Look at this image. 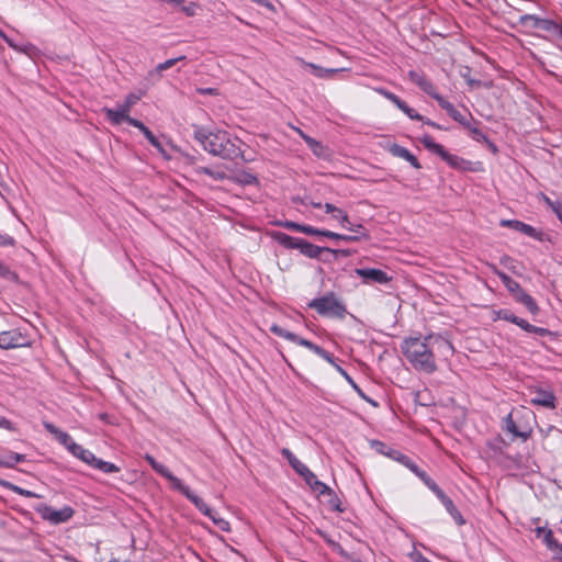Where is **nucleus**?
<instances>
[{
  "label": "nucleus",
  "mask_w": 562,
  "mask_h": 562,
  "mask_svg": "<svg viewBox=\"0 0 562 562\" xmlns=\"http://www.w3.org/2000/svg\"><path fill=\"white\" fill-rule=\"evenodd\" d=\"M440 350L452 352L453 348L449 340L438 335L409 337L402 344V351L413 368L427 374L437 370L435 352Z\"/></svg>",
  "instance_id": "f257e3e1"
},
{
  "label": "nucleus",
  "mask_w": 562,
  "mask_h": 562,
  "mask_svg": "<svg viewBox=\"0 0 562 562\" xmlns=\"http://www.w3.org/2000/svg\"><path fill=\"white\" fill-rule=\"evenodd\" d=\"M194 138L206 151L225 159H235L241 154V140L237 137H232L225 131H211L203 126H195Z\"/></svg>",
  "instance_id": "f03ea898"
},
{
  "label": "nucleus",
  "mask_w": 562,
  "mask_h": 562,
  "mask_svg": "<svg viewBox=\"0 0 562 562\" xmlns=\"http://www.w3.org/2000/svg\"><path fill=\"white\" fill-rule=\"evenodd\" d=\"M145 460L150 464V467L166 480H168L176 491L180 492L183 496H186L193 505L206 517H209L213 524L222 531L228 532L231 530L229 522L220 517L201 497L194 494L187 485L182 483L180 479L175 476L167 467L161 463H158L155 458L150 454L145 456Z\"/></svg>",
  "instance_id": "7ed1b4c3"
},
{
  "label": "nucleus",
  "mask_w": 562,
  "mask_h": 562,
  "mask_svg": "<svg viewBox=\"0 0 562 562\" xmlns=\"http://www.w3.org/2000/svg\"><path fill=\"white\" fill-rule=\"evenodd\" d=\"M308 307L315 310L322 316L331 318L342 319L347 314L346 305L333 292L312 300Z\"/></svg>",
  "instance_id": "20e7f679"
},
{
  "label": "nucleus",
  "mask_w": 562,
  "mask_h": 562,
  "mask_svg": "<svg viewBox=\"0 0 562 562\" xmlns=\"http://www.w3.org/2000/svg\"><path fill=\"white\" fill-rule=\"evenodd\" d=\"M140 95L136 93H130L126 95L125 100L122 104L117 105L116 109H104V113L108 117V120L114 124L119 125L123 121L131 124V121H137L136 119H133L130 116V112L132 108L139 101Z\"/></svg>",
  "instance_id": "39448f33"
},
{
  "label": "nucleus",
  "mask_w": 562,
  "mask_h": 562,
  "mask_svg": "<svg viewBox=\"0 0 562 562\" xmlns=\"http://www.w3.org/2000/svg\"><path fill=\"white\" fill-rule=\"evenodd\" d=\"M35 510L44 520L52 525L67 522L75 514V509L70 506H64L60 509H55L46 504H40Z\"/></svg>",
  "instance_id": "423d86ee"
},
{
  "label": "nucleus",
  "mask_w": 562,
  "mask_h": 562,
  "mask_svg": "<svg viewBox=\"0 0 562 562\" xmlns=\"http://www.w3.org/2000/svg\"><path fill=\"white\" fill-rule=\"evenodd\" d=\"M356 274L360 277L366 283L386 284L392 279L383 270L374 268L356 269Z\"/></svg>",
  "instance_id": "0eeeda50"
},
{
  "label": "nucleus",
  "mask_w": 562,
  "mask_h": 562,
  "mask_svg": "<svg viewBox=\"0 0 562 562\" xmlns=\"http://www.w3.org/2000/svg\"><path fill=\"white\" fill-rule=\"evenodd\" d=\"M531 394L532 397L530 398V403L532 405H538L550 409L555 408V395L552 391L535 389L531 391Z\"/></svg>",
  "instance_id": "6e6552de"
},
{
  "label": "nucleus",
  "mask_w": 562,
  "mask_h": 562,
  "mask_svg": "<svg viewBox=\"0 0 562 562\" xmlns=\"http://www.w3.org/2000/svg\"><path fill=\"white\" fill-rule=\"evenodd\" d=\"M296 133L304 139L306 145L310 147V149L313 151V154L321 158H326L329 156V149L327 146H325L323 143L318 142L317 139L306 135L302 130L294 128Z\"/></svg>",
  "instance_id": "1a4fd4ad"
},
{
  "label": "nucleus",
  "mask_w": 562,
  "mask_h": 562,
  "mask_svg": "<svg viewBox=\"0 0 562 562\" xmlns=\"http://www.w3.org/2000/svg\"><path fill=\"white\" fill-rule=\"evenodd\" d=\"M305 483L311 487V490L319 495L330 494L331 490L325 483L321 482L317 476L307 469L301 475Z\"/></svg>",
  "instance_id": "9d476101"
},
{
  "label": "nucleus",
  "mask_w": 562,
  "mask_h": 562,
  "mask_svg": "<svg viewBox=\"0 0 562 562\" xmlns=\"http://www.w3.org/2000/svg\"><path fill=\"white\" fill-rule=\"evenodd\" d=\"M501 225L510 227V228H513L517 232H520L527 236H530L532 238L540 239V233H538L535 227H532L531 225L526 224L524 222L516 221V220H503V221H501Z\"/></svg>",
  "instance_id": "9b49d317"
},
{
  "label": "nucleus",
  "mask_w": 562,
  "mask_h": 562,
  "mask_svg": "<svg viewBox=\"0 0 562 562\" xmlns=\"http://www.w3.org/2000/svg\"><path fill=\"white\" fill-rule=\"evenodd\" d=\"M297 249L301 251V254H303L304 256H306L308 258H318L322 255V252H324V251L337 252L336 250H331L330 248H327V247H319V246L313 245L305 239H301Z\"/></svg>",
  "instance_id": "f8f14e48"
},
{
  "label": "nucleus",
  "mask_w": 562,
  "mask_h": 562,
  "mask_svg": "<svg viewBox=\"0 0 562 562\" xmlns=\"http://www.w3.org/2000/svg\"><path fill=\"white\" fill-rule=\"evenodd\" d=\"M408 77L412 82L418 86L425 93L429 94L430 97L435 95L437 92L432 83L423 74L411 70L408 72Z\"/></svg>",
  "instance_id": "ddd939ff"
},
{
  "label": "nucleus",
  "mask_w": 562,
  "mask_h": 562,
  "mask_svg": "<svg viewBox=\"0 0 562 562\" xmlns=\"http://www.w3.org/2000/svg\"><path fill=\"white\" fill-rule=\"evenodd\" d=\"M496 273L498 278L502 280L505 288L512 293L514 299L518 302L521 295L526 293L521 289L520 284L504 272L497 271Z\"/></svg>",
  "instance_id": "4468645a"
},
{
  "label": "nucleus",
  "mask_w": 562,
  "mask_h": 562,
  "mask_svg": "<svg viewBox=\"0 0 562 562\" xmlns=\"http://www.w3.org/2000/svg\"><path fill=\"white\" fill-rule=\"evenodd\" d=\"M504 429L514 438H521L524 440H526L530 435V431L519 429V427L516 425L513 418V414H508L504 418Z\"/></svg>",
  "instance_id": "2eb2a0df"
},
{
  "label": "nucleus",
  "mask_w": 562,
  "mask_h": 562,
  "mask_svg": "<svg viewBox=\"0 0 562 562\" xmlns=\"http://www.w3.org/2000/svg\"><path fill=\"white\" fill-rule=\"evenodd\" d=\"M21 335L14 331H1L0 333V348L9 349L15 348L22 345Z\"/></svg>",
  "instance_id": "dca6fc26"
},
{
  "label": "nucleus",
  "mask_w": 562,
  "mask_h": 562,
  "mask_svg": "<svg viewBox=\"0 0 562 562\" xmlns=\"http://www.w3.org/2000/svg\"><path fill=\"white\" fill-rule=\"evenodd\" d=\"M438 498L441 501L442 505L445 506L447 512L452 516V518L456 520V522L459 526L464 525L465 521H464L461 513L454 506L452 499L450 497H448L443 492L440 493Z\"/></svg>",
  "instance_id": "f3484780"
},
{
  "label": "nucleus",
  "mask_w": 562,
  "mask_h": 562,
  "mask_svg": "<svg viewBox=\"0 0 562 562\" xmlns=\"http://www.w3.org/2000/svg\"><path fill=\"white\" fill-rule=\"evenodd\" d=\"M270 330L276 334L277 336L279 337H282L286 340H290L292 342H295L300 346H302V342H305L307 339L305 338H302L300 336H297L296 334L294 333H291L289 330H285L283 329L282 327H280L279 325L277 324H273L271 327H270Z\"/></svg>",
  "instance_id": "a211bd4d"
},
{
  "label": "nucleus",
  "mask_w": 562,
  "mask_h": 562,
  "mask_svg": "<svg viewBox=\"0 0 562 562\" xmlns=\"http://www.w3.org/2000/svg\"><path fill=\"white\" fill-rule=\"evenodd\" d=\"M270 330L276 334L277 336L279 337H282L286 340H290L292 342H295L300 346H302V342H305L307 339L305 338H302L300 336H297L296 334L294 333H291L289 330H285L283 329L282 327H280L279 325L277 324H273L271 327H270Z\"/></svg>",
  "instance_id": "6ab92c4d"
},
{
  "label": "nucleus",
  "mask_w": 562,
  "mask_h": 562,
  "mask_svg": "<svg viewBox=\"0 0 562 562\" xmlns=\"http://www.w3.org/2000/svg\"><path fill=\"white\" fill-rule=\"evenodd\" d=\"M282 456L288 460L292 469L301 476L308 468L302 463L288 448L281 450Z\"/></svg>",
  "instance_id": "aec40b11"
},
{
  "label": "nucleus",
  "mask_w": 562,
  "mask_h": 562,
  "mask_svg": "<svg viewBox=\"0 0 562 562\" xmlns=\"http://www.w3.org/2000/svg\"><path fill=\"white\" fill-rule=\"evenodd\" d=\"M302 346L310 349L311 351H313L314 353H316L317 356H319L321 358H323L324 360H326L328 363H330L331 366H334L337 369L338 364L335 362L333 355H330L329 352H327L319 346L313 344L310 340L302 342Z\"/></svg>",
  "instance_id": "412c9836"
},
{
  "label": "nucleus",
  "mask_w": 562,
  "mask_h": 562,
  "mask_svg": "<svg viewBox=\"0 0 562 562\" xmlns=\"http://www.w3.org/2000/svg\"><path fill=\"white\" fill-rule=\"evenodd\" d=\"M302 346L310 349L311 351H313L314 353H316L317 356H319L321 358H323L324 360H326L328 363H330L331 366H334L337 369L338 364L335 362L333 355H330L329 352H327L319 346L313 344L310 340L302 342Z\"/></svg>",
  "instance_id": "4be33fe9"
},
{
  "label": "nucleus",
  "mask_w": 562,
  "mask_h": 562,
  "mask_svg": "<svg viewBox=\"0 0 562 562\" xmlns=\"http://www.w3.org/2000/svg\"><path fill=\"white\" fill-rule=\"evenodd\" d=\"M274 239L285 248L297 249L302 238L292 237L288 234L278 232L274 234Z\"/></svg>",
  "instance_id": "5701e85b"
},
{
  "label": "nucleus",
  "mask_w": 562,
  "mask_h": 562,
  "mask_svg": "<svg viewBox=\"0 0 562 562\" xmlns=\"http://www.w3.org/2000/svg\"><path fill=\"white\" fill-rule=\"evenodd\" d=\"M391 151L393 155L401 157V158L405 159L406 161H408L415 168H419L417 158L406 148L398 146V145H393L391 147Z\"/></svg>",
  "instance_id": "b1692460"
},
{
  "label": "nucleus",
  "mask_w": 562,
  "mask_h": 562,
  "mask_svg": "<svg viewBox=\"0 0 562 562\" xmlns=\"http://www.w3.org/2000/svg\"><path fill=\"white\" fill-rule=\"evenodd\" d=\"M420 142L422 144L427 148L429 149L430 151L446 158L448 155H447V151L445 150V148L436 143L434 140V138L429 135H424L422 138H420Z\"/></svg>",
  "instance_id": "393cba45"
},
{
  "label": "nucleus",
  "mask_w": 562,
  "mask_h": 562,
  "mask_svg": "<svg viewBox=\"0 0 562 562\" xmlns=\"http://www.w3.org/2000/svg\"><path fill=\"white\" fill-rule=\"evenodd\" d=\"M70 452L89 465L95 461V456L90 450L85 449L78 443L72 445V450Z\"/></svg>",
  "instance_id": "a878e982"
},
{
  "label": "nucleus",
  "mask_w": 562,
  "mask_h": 562,
  "mask_svg": "<svg viewBox=\"0 0 562 562\" xmlns=\"http://www.w3.org/2000/svg\"><path fill=\"white\" fill-rule=\"evenodd\" d=\"M337 371L348 381V383L352 386V389L358 393V395L367 401L368 403L372 404L373 406H378V404L369 398L362 390L358 386V384L352 380V378L340 367L337 366Z\"/></svg>",
  "instance_id": "bb28decb"
},
{
  "label": "nucleus",
  "mask_w": 562,
  "mask_h": 562,
  "mask_svg": "<svg viewBox=\"0 0 562 562\" xmlns=\"http://www.w3.org/2000/svg\"><path fill=\"white\" fill-rule=\"evenodd\" d=\"M157 151L165 158V159H171L172 153H178L179 150L171 144H162L158 138L155 140V144H151Z\"/></svg>",
  "instance_id": "cd10ccee"
},
{
  "label": "nucleus",
  "mask_w": 562,
  "mask_h": 562,
  "mask_svg": "<svg viewBox=\"0 0 562 562\" xmlns=\"http://www.w3.org/2000/svg\"><path fill=\"white\" fill-rule=\"evenodd\" d=\"M91 467L104 472V473H116L120 471V468L114 463L103 461L95 457V461L91 463Z\"/></svg>",
  "instance_id": "c85d7f7f"
},
{
  "label": "nucleus",
  "mask_w": 562,
  "mask_h": 562,
  "mask_svg": "<svg viewBox=\"0 0 562 562\" xmlns=\"http://www.w3.org/2000/svg\"><path fill=\"white\" fill-rule=\"evenodd\" d=\"M539 199L543 201L562 222V203L560 201H552L544 193H539Z\"/></svg>",
  "instance_id": "c756f323"
},
{
  "label": "nucleus",
  "mask_w": 562,
  "mask_h": 562,
  "mask_svg": "<svg viewBox=\"0 0 562 562\" xmlns=\"http://www.w3.org/2000/svg\"><path fill=\"white\" fill-rule=\"evenodd\" d=\"M348 231L350 232H353L356 233V235H350L351 237H358V241L359 240H369L370 239V235L368 233V231L363 227V225L361 224H357V225H353L349 222V224H347V227H346Z\"/></svg>",
  "instance_id": "7c9ffc66"
},
{
  "label": "nucleus",
  "mask_w": 562,
  "mask_h": 562,
  "mask_svg": "<svg viewBox=\"0 0 562 562\" xmlns=\"http://www.w3.org/2000/svg\"><path fill=\"white\" fill-rule=\"evenodd\" d=\"M517 326H519L521 329L526 330L527 333L537 334L539 336H546L549 334L548 329L531 325L522 318L520 319V322H517Z\"/></svg>",
  "instance_id": "2f4dec72"
},
{
  "label": "nucleus",
  "mask_w": 562,
  "mask_h": 562,
  "mask_svg": "<svg viewBox=\"0 0 562 562\" xmlns=\"http://www.w3.org/2000/svg\"><path fill=\"white\" fill-rule=\"evenodd\" d=\"M518 302L525 305L531 314H538L539 306L529 294L525 293L524 295H521Z\"/></svg>",
  "instance_id": "473e14b6"
},
{
  "label": "nucleus",
  "mask_w": 562,
  "mask_h": 562,
  "mask_svg": "<svg viewBox=\"0 0 562 562\" xmlns=\"http://www.w3.org/2000/svg\"><path fill=\"white\" fill-rule=\"evenodd\" d=\"M432 98L439 103V105L447 111V113L451 116L454 114H459V111L446 99H443L440 94L437 92Z\"/></svg>",
  "instance_id": "72a5a7b5"
},
{
  "label": "nucleus",
  "mask_w": 562,
  "mask_h": 562,
  "mask_svg": "<svg viewBox=\"0 0 562 562\" xmlns=\"http://www.w3.org/2000/svg\"><path fill=\"white\" fill-rule=\"evenodd\" d=\"M432 98L439 103V105L447 111V113L451 116L454 114H459V111L446 99H443L440 94L437 92Z\"/></svg>",
  "instance_id": "f704fd0d"
},
{
  "label": "nucleus",
  "mask_w": 562,
  "mask_h": 562,
  "mask_svg": "<svg viewBox=\"0 0 562 562\" xmlns=\"http://www.w3.org/2000/svg\"><path fill=\"white\" fill-rule=\"evenodd\" d=\"M131 125L138 128L150 144H155L157 137L151 133V131H149L147 126L144 125V123L140 121H131Z\"/></svg>",
  "instance_id": "c9c22d12"
},
{
  "label": "nucleus",
  "mask_w": 562,
  "mask_h": 562,
  "mask_svg": "<svg viewBox=\"0 0 562 562\" xmlns=\"http://www.w3.org/2000/svg\"><path fill=\"white\" fill-rule=\"evenodd\" d=\"M438 497L443 491L432 481L426 472L422 471L417 475Z\"/></svg>",
  "instance_id": "e433bc0d"
},
{
  "label": "nucleus",
  "mask_w": 562,
  "mask_h": 562,
  "mask_svg": "<svg viewBox=\"0 0 562 562\" xmlns=\"http://www.w3.org/2000/svg\"><path fill=\"white\" fill-rule=\"evenodd\" d=\"M375 92H378L379 94L383 95L385 99L390 100L392 103H394L397 108L401 106V104L404 102L402 101L396 94L387 91L386 89L384 88H375L374 89Z\"/></svg>",
  "instance_id": "4c0bfd02"
},
{
  "label": "nucleus",
  "mask_w": 562,
  "mask_h": 562,
  "mask_svg": "<svg viewBox=\"0 0 562 562\" xmlns=\"http://www.w3.org/2000/svg\"><path fill=\"white\" fill-rule=\"evenodd\" d=\"M322 236L337 240L358 241V237H351L350 235H342L330 231H324V233H322Z\"/></svg>",
  "instance_id": "58836bf2"
},
{
  "label": "nucleus",
  "mask_w": 562,
  "mask_h": 562,
  "mask_svg": "<svg viewBox=\"0 0 562 562\" xmlns=\"http://www.w3.org/2000/svg\"><path fill=\"white\" fill-rule=\"evenodd\" d=\"M9 488L14 492L15 494H19L21 496H24V497H30V498H38L40 495L32 492V491H29V490H25V488H22L18 485H14V484H9L8 485Z\"/></svg>",
  "instance_id": "ea45409f"
},
{
  "label": "nucleus",
  "mask_w": 562,
  "mask_h": 562,
  "mask_svg": "<svg viewBox=\"0 0 562 562\" xmlns=\"http://www.w3.org/2000/svg\"><path fill=\"white\" fill-rule=\"evenodd\" d=\"M56 438L69 451L72 450V445H76V442L72 440V438L67 432H65L63 430L56 436Z\"/></svg>",
  "instance_id": "a19ab883"
},
{
  "label": "nucleus",
  "mask_w": 562,
  "mask_h": 562,
  "mask_svg": "<svg viewBox=\"0 0 562 562\" xmlns=\"http://www.w3.org/2000/svg\"><path fill=\"white\" fill-rule=\"evenodd\" d=\"M402 112H404L409 119L423 121L424 117L419 115L414 109L409 108L405 102L401 104L398 108Z\"/></svg>",
  "instance_id": "79ce46f5"
},
{
  "label": "nucleus",
  "mask_w": 562,
  "mask_h": 562,
  "mask_svg": "<svg viewBox=\"0 0 562 562\" xmlns=\"http://www.w3.org/2000/svg\"><path fill=\"white\" fill-rule=\"evenodd\" d=\"M333 218L337 220L342 227H347V224H349V216L347 212H345L341 209H337L335 213L331 214Z\"/></svg>",
  "instance_id": "37998d69"
},
{
  "label": "nucleus",
  "mask_w": 562,
  "mask_h": 562,
  "mask_svg": "<svg viewBox=\"0 0 562 562\" xmlns=\"http://www.w3.org/2000/svg\"><path fill=\"white\" fill-rule=\"evenodd\" d=\"M498 318L508 321L517 325V322H520V317L514 315L509 310H501L497 312Z\"/></svg>",
  "instance_id": "c03bdc74"
},
{
  "label": "nucleus",
  "mask_w": 562,
  "mask_h": 562,
  "mask_svg": "<svg viewBox=\"0 0 562 562\" xmlns=\"http://www.w3.org/2000/svg\"><path fill=\"white\" fill-rule=\"evenodd\" d=\"M471 133L473 135V138L476 139V140H484L488 144V147L493 150V151H496V147L493 143H491L486 136L477 128L473 127L471 128Z\"/></svg>",
  "instance_id": "a18cd8bd"
},
{
  "label": "nucleus",
  "mask_w": 562,
  "mask_h": 562,
  "mask_svg": "<svg viewBox=\"0 0 562 562\" xmlns=\"http://www.w3.org/2000/svg\"><path fill=\"white\" fill-rule=\"evenodd\" d=\"M184 58H186L184 56H180V57H178V58H171V59H168V60H166V61H164V63L158 64V65H157V67H156V70H157L158 72H161V71H164V70H167V69H169L170 67H172L177 61L182 60V59H184Z\"/></svg>",
  "instance_id": "49530a36"
},
{
  "label": "nucleus",
  "mask_w": 562,
  "mask_h": 562,
  "mask_svg": "<svg viewBox=\"0 0 562 562\" xmlns=\"http://www.w3.org/2000/svg\"><path fill=\"white\" fill-rule=\"evenodd\" d=\"M543 541L549 550H552L554 547H557L558 541L553 538L552 530L546 531V535H543Z\"/></svg>",
  "instance_id": "de8ad7c7"
},
{
  "label": "nucleus",
  "mask_w": 562,
  "mask_h": 562,
  "mask_svg": "<svg viewBox=\"0 0 562 562\" xmlns=\"http://www.w3.org/2000/svg\"><path fill=\"white\" fill-rule=\"evenodd\" d=\"M301 63H302V65H303L305 68L310 69V71H311L315 77L319 78V77L322 76V68H323V67L317 66V65H315V64H313V63H306V61H304V60H301Z\"/></svg>",
  "instance_id": "09e8293b"
},
{
  "label": "nucleus",
  "mask_w": 562,
  "mask_h": 562,
  "mask_svg": "<svg viewBox=\"0 0 562 562\" xmlns=\"http://www.w3.org/2000/svg\"><path fill=\"white\" fill-rule=\"evenodd\" d=\"M301 233H304L306 235H313V236H322V233H324V231L322 229H317L313 226H310V225H301Z\"/></svg>",
  "instance_id": "8fccbe9b"
},
{
  "label": "nucleus",
  "mask_w": 562,
  "mask_h": 562,
  "mask_svg": "<svg viewBox=\"0 0 562 562\" xmlns=\"http://www.w3.org/2000/svg\"><path fill=\"white\" fill-rule=\"evenodd\" d=\"M346 70L347 68H322V76L319 78H330L334 74Z\"/></svg>",
  "instance_id": "3c124183"
},
{
  "label": "nucleus",
  "mask_w": 562,
  "mask_h": 562,
  "mask_svg": "<svg viewBox=\"0 0 562 562\" xmlns=\"http://www.w3.org/2000/svg\"><path fill=\"white\" fill-rule=\"evenodd\" d=\"M0 467H2V468H13L14 467L12 452H10L5 457H0Z\"/></svg>",
  "instance_id": "603ef678"
},
{
  "label": "nucleus",
  "mask_w": 562,
  "mask_h": 562,
  "mask_svg": "<svg viewBox=\"0 0 562 562\" xmlns=\"http://www.w3.org/2000/svg\"><path fill=\"white\" fill-rule=\"evenodd\" d=\"M181 10L189 16H192L196 13L198 4L196 3H190L188 5H183Z\"/></svg>",
  "instance_id": "864d4df0"
},
{
  "label": "nucleus",
  "mask_w": 562,
  "mask_h": 562,
  "mask_svg": "<svg viewBox=\"0 0 562 562\" xmlns=\"http://www.w3.org/2000/svg\"><path fill=\"white\" fill-rule=\"evenodd\" d=\"M14 239L5 234L0 233V246H13Z\"/></svg>",
  "instance_id": "5fc2aeb1"
},
{
  "label": "nucleus",
  "mask_w": 562,
  "mask_h": 562,
  "mask_svg": "<svg viewBox=\"0 0 562 562\" xmlns=\"http://www.w3.org/2000/svg\"><path fill=\"white\" fill-rule=\"evenodd\" d=\"M281 225L284 228L292 229V231H295V232H300L302 224H297V223L292 222V221H286V222L282 223Z\"/></svg>",
  "instance_id": "6e6d98bb"
},
{
  "label": "nucleus",
  "mask_w": 562,
  "mask_h": 562,
  "mask_svg": "<svg viewBox=\"0 0 562 562\" xmlns=\"http://www.w3.org/2000/svg\"><path fill=\"white\" fill-rule=\"evenodd\" d=\"M0 428L12 430V423L3 416H0Z\"/></svg>",
  "instance_id": "4d7b16f0"
},
{
  "label": "nucleus",
  "mask_w": 562,
  "mask_h": 562,
  "mask_svg": "<svg viewBox=\"0 0 562 562\" xmlns=\"http://www.w3.org/2000/svg\"><path fill=\"white\" fill-rule=\"evenodd\" d=\"M551 551L554 553V559L562 562V544L558 542L557 547H554Z\"/></svg>",
  "instance_id": "13d9d810"
},
{
  "label": "nucleus",
  "mask_w": 562,
  "mask_h": 562,
  "mask_svg": "<svg viewBox=\"0 0 562 562\" xmlns=\"http://www.w3.org/2000/svg\"><path fill=\"white\" fill-rule=\"evenodd\" d=\"M45 428L53 434L55 437L61 431L58 428H56L53 424L46 423Z\"/></svg>",
  "instance_id": "bf43d9fd"
},
{
  "label": "nucleus",
  "mask_w": 562,
  "mask_h": 562,
  "mask_svg": "<svg viewBox=\"0 0 562 562\" xmlns=\"http://www.w3.org/2000/svg\"><path fill=\"white\" fill-rule=\"evenodd\" d=\"M12 458H13L14 465L20 462H23L25 460L24 454H20V453H15V452H12Z\"/></svg>",
  "instance_id": "052dcab7"
},
{
  "label": "nucleus",
  "mask_w": 562,
  "mask_h": 562,
  "mask_svg": "<svg viewBox=\"0 0 562 562\" xmlns=\"http://www.w3.org/2000/svg\"><path fill=\"white\" fill-rule=\"evenodd\" d=\"M323 206H324L326 213H328V214L335 213L337 211V209H338L337 206H335L331 203H325Z\"/></svg>",
  "instance_id": "680f3d73"
},
{
  "label": "nucleus",
  "mask_w": 562,
  "mask_h": 562,
  "mask_svg": "<svg viewBox=\"0 0 562 562\" xmlns=\"http://www.w3.org/2000/svg\"><path fill=\"white\" fill-rule=\"evenodd\" d=\"M323 206H324L326 213H328V214L335 213L337 211V209H338L337 206H335L331 203H325Z\"/></svg>",
  "instance_id": "e2e57ef3"
},
{
  "label": "nucleus",
  "mask_w": 562,
  "mask_h": 562,
  "mask_svg": "<svg viewBox=\"0 0 562 562\" xmlns=\"http://www.w3.org/2000/svg\"><path fill=\"white\" fill-rule=\"evenodd\" d=\"M407 468L413 471L416 475L422 472V470L412 461L409 460Z\"/></svg>",
  "instance_id": "0e129e2a"
},
{
  "label": "nucleus",
  "mask_w": 562,
  "mask_h": 562,
  "mask_svg": "<svg viewBox=\"0 0 562 562\" xmlns=\"http://www.w3.org/2000/svg\"><path fill=\"white\" fill-rule=\"evenodd\" d=\"M0 274L3 277H9L12 274V272L10 271V269L8 267L0 265Z\"/></svg>",
  "instance_id": "69168bd1"
},
{
  "label": "nucleus",
  "mask_w": 562,
  "mask_h": 562,
  "mask_svg": "<svg viewBox=\"0 0 562 562\" xmlns=\"http://www.w3.org/2000/svg\"><path fill=\"white\" fill-rule=\"evenodd\" d=\"M237 179L239 180V183H241V184H250L257 180V178H255V177L244 178L243 180H240V178H237Z\"/></svg>",
  "instance_id": "338daca9"
},
{
  "label": "nucleus",
  "mask_w": 562,
  "mask_h": 562,
  "mask_svg": "<svg viewBox=\"0 0 562 562\" xmlns=\"http://www.w3.org/2000/svg\"><path fill=\"white\" fill-rule=\"evenodd\" d=\"M198 92L202 94H213L215 90L213 88L198 89Z\"/></svg>",
  "instance_id": "774afa93"
}]
</instances>
